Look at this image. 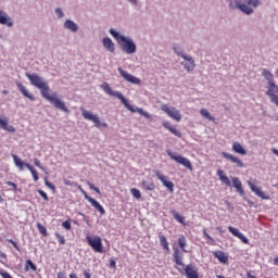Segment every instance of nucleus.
Segmentation results:
<instances>
[{
    "mask_svg": "<svg viewBox=\"0 0 278 278\" xmlns=\"http://www.w3.org/2000/svg\"><path fill=\"white\" fill-rule=\"evenodd\" d=\"M25 77H27L31 86L40 90L41 97L47 101H50L56 110L65 112L66 114L71 113V110L66 108V103L59 99L58 93L54 92L52 94H49L51 88L49 87V83L45 80V78L40 77V75L36 73L30 74L29 72L25 73Z\"/></svg>",
    "mask_w": 278,
    "mask_h": 278,
    "instance_id": "f257e3e1",
    "label": "nucleus"
},
{
    "mask_svg": "<svg viewBox=\"0 0 278 278\" xmlns=\"http://www.w3.org/2000/svg\"><path fill=\"white\" fill-rule=\"evenodd\" d=\"M101 88L103 89L105 94H110V97H114L115 99H119L121 103H123L124 108H126V110H128L132 114H136V112H137L138 114H140L144 118H148V119L151 118V114L149 112L143 111L142 109H140L138 106L135 108L134 105H131L129 103V100L121 91H113L112 87H110V84L103 83L101 85Z\"/></svg>",
    "mask_w": 278,
    "mask_h": 278,
    "instance_id": "f03ea898",
    "label": "nucleus"
},
{
    "mask_svg": "<svg viewBox=\"0 0 278 278\" xmlns=\"http://www.w3.org/2000/svg\"><path fill=\"white\" fill-rule=\"evenodd\" d=\"M109 34H111L116 39L117 45H119L122 51L127 53V55H134V53L138 51L136 41H134L131 37L125 36L114 28H110Z\"/></svg>",
    "mask_w": 278,
    "mask_h": 278,
    "instance_id": "7ed1b4c3",
    "label": "nucleus"
},
{
    "mask_svg": "<svg viewBox=\"0 0 278 278\" xmlns=\"http://www.w3.org/2000/svg\"><path fill=\"white\" fill-rule=\"evenodd\" d=\"M86 242L94 253H103V239L100 236H90V233H87Z\"/></svg>",
    "mask_w": 278,
    "mask_h": 278,
    "instance_id": "20e7f679",
    "label": "nucleus"
},
{
    "mask_svg": "<svg viewBox=\"0 0 278 278\" xmlns=\"http://www.w3.org/2000/svg\"><path fill=\"white\" fill-rule=\"evenodd\" d=\"M228 8L230 10H239L242 12V14H245L247 16H251L253 14V8L247 5V3H242V0H230Z\"/></svg>",
    "mask_w": 278,
    "mask_h": 278,
    "instance_id": "39448f33",
    "label": "nucleus"
},
{
    "mask_svg": "<svg viewBox=\"0 0 278 278\" xmlns=\"http://www.w3.org/2000/svg\"><path fill=\"white\" fill-rule=\"evenodd\" d=\"M232 181V188L236 189L237 194H240L243 199V201H247L248 205L250 207H253L255 203L252 200H249L247 198V192L244 191V188L242 187V181H240V178L238 177H231Z\"/></svg>",
    "mask_w": 278,
    "mask_h": 278,
    "instance_id": "423d86ee",
    "label": "nucleus"
},
{
    "mask_svg": "<svg viewBox=\"0 0 278 278\" xmlns=\"http://www.w3.org/2000/svg\"><path fill=\"white\" fill-rule=\"evenodd\" d=\"M166 153H167L168 157H170V160H174V162H177V164H180L185 168H188V170L193 169L192 162H190V160H188L186 156L176 155V153L173 152V150H170V149L166 150Z\"/></svg>",
    "mask_w": 278,
    "mask_h": 278,
    "instance_id": "0eeeda50",
    "label": "nucleus"
},
{
    "mask_svg": "<svg viewBox=\"0 0 278 278\" xmlns=\"http://www.w3.org/2000/svg\"><path fill=\"white\" fill-rule=\"evenodd\" d=\"M81 115L85 121H91V123H94V127H97L98 129L101 127L108 128V123H101V119H99V115H96L92 112L86 110L81 111Z\"/></svg>",
    "mask_w": 278,
    "mask_h": 278,
    "instance_id": "6e6552de",
    "label": "nucleus"
},
{
    "mask_svg": "<svg viewBox=\"0 0 278 278\" xmlns=\"http://www.w3.org/2000/svg\"><path fill=\"white\" fill-rule=\"evenodd\" d=\"M153 173L157 177V179H160L163 186L167 188L168 192H175V184L168 180L167 176H164V174L160 173V170L157 169H154Z\"/></svg>",
    "mask_w": 278,
    "mask_h": 278,
    "instance_id": "1a4fd4ad",
    "label": "nucleus"
},
{
    "mask_svg": "<svg viewBox=\"0 0 278 278\" xmlns=\"http://www.w3.org/2000/svg\"><path fill=\"white\" fill-rule=\"evenodd\" d=\"M121 77L125 79V81H128V84H134L135 86H140L142 84V80L140 78L127 73V71L123 70V67L117 68Z\"/></svg>",
    "mask_w": 278,
    "mask_h": 278,
    "instance_id": "9d476101",
    "label": "nucleus"
},
{
    "mask_svg": "<svg viewBox=\"0 0 278 278\" xmlns=\"http://www.w3.org/2000/svg\"><path fill=\"white\" fill-rule=\"evenodd\" d=\"M177 270L180 271L181 275L185 273L187 278H199V269L192 264L187 265L184 269L177 267Z\"/></svg>",
    "mask_w": 278,
    "mask_h": 278,
    "instance_id": "9b49d317",
    "label": "nucleus"
},
{
    "mask_svg": "<svg viewBox=\"0 0 278 278\" xmlns=\"http://www.w3.org/2000/svg\"><path fill=\"white\" fill-rule=\"evenodd\" d=\"M161 110L165 112L170 118L179 123L181 121V113H179V110H176L175 108H170L167 104H164L161 106Z\"/></svg>",
    "mask_w": 278,
    "mask_h": 278,
    "instance_id": "f8f14e48",
    "label": "nucleus"
},
{
    "mask_svg": "<svg viewBox=\"0 0 278 278\" xmlns=\"http://www.w3.org/2000/svg\"><path fill=\"white\" fill-rule=\"evenodd\" d=\"M250 190L256 194V197H260V199H263L264 201H268L270 199V195H267L262 191V187H257L256 185L253 184V181L248 180L247 181Z\"/></svg>",
    "mask_w": 278,
    "mask_h": 278,
    "instance_id": "ddd939ff",
    "label": "nucleus"
},
{
    "mask_svg": "<svg viewBox=\"0 0 278 278\" xmlns=\"http://www.w3.org/2000/svg\"><path fill=\"white\" fill-rule=\"evenodd\" d=\"M250 190L256 194V197H260V199H263L264 201H268L270 199V195H267L262 191V187H257L256 185L253 184V181L248 180L247 181Z\"/></svg>",
    "mask_w": 278,
    "mask_h": 278,
    "instance_id": "4468645a",
    "label": "nucleus"
},
{
    "mask_svg": "<svg viewBox=\"0 0 278 278\" xmlns=\"http://www.w3.org/2000/svg\"><path fill=\"white\" fill-rule=\"evenodd\" d=\"M220 155L231 164H235L237 168H244V163L238 156L229 154V152H222Z\"/></svg>",
    "mask_w": 278,
    "mask_h": 278,
    "instance_id": "2eb2a0df",
    "label": "nucleus"
},
{
    "mask_svg": "<svg viewBox=\"0 0 278 278\" xmlns=\"http://www.w3.org/2000/svg\"><path fill=\"white\" fill-rule=\"evenodd\" d=\"M0 25H5L7 27H14V22L12 17L5 11L0 10Z\"/></svg>",
    "mask_w": 278,
    "mask_h": 278,
    "instance_id": "dca6fc26",
    "label": "nucleus"
},
{
    "mask_svg": "<svg viewBox=\"0 0 278 278\" xmlns=\"http://www.w3.org/2000/svg\"><path fill=\"white\" fill-rule=\"evenodd\" d=\"M173 257H174V262L177 266H186L184 264V253L181 252V250H179V248H174V254H173Z\"/></svg>",
    "mask_w": 278,
    "mask_h": 278,
    "instance_id": "f3484780",
    "label": "nucleus"
},
{
    "mask_svg": "<svg viewBox=\"0 0 278 278\" xmlns=\"http://www.w3.org/2000/svg\"><path fill=\"white\" fill-rule=\"evenodd\" d=\"M184 60H186V62H181V65L185 67V70L188 73H192V71H194V67L197 66V64L194 63V59L189 55V56H184Z\"/></svg>",
    "mask_w": 278,
    "mask_h": 278,
    "instance_id": "a211bd4d",
    "label": "nucleus"
},
{
    "mask_svg": "<svg viewBox=\"0 0 278 278\" xmlns=\"http://www.w3.org/2000/svg\"><path fill=\"white\" fill-rule=\"evenodd\" d=\"M213 256L215 260H218L219 264H227L229 262V255L220 250L213 252Z\"/></svg>",
    "mask_w": 278,
    "mask_h": 278,
    "instance_id": "6ab92c4d",
    "label": "nucleus"
},
{
    "mask_svg": "<svg viewBox=\"0 0 278 278\" xmlns=\"http://www.w3.org/2000/svg\"><path fill=\"white\" fill-rule=\"evenodd\" d=\"M102 45L104 49H106V51H109L110 53H114V51H116V46L114 45V41H112L110 37H104L102 39Z\"/></svg>",
    "mask_w": 278,
    "mask_h": 278,
    "instance_id": "aec40b11",
    "label": "nucleus"
},
{
    "mask_svg": "<svg viewBox=\"0 0 278 278\" xmlns=\"http://www.w3.org/2000/svg\"><path fill=\"white\" fill-rule=\"evenodd\" d=\"M162 126L164 127V129H167L174 136H177V138H181V131H179L177 128H175V126H173V124H170V122L165 121L162 123Z\"/></svg>",
    "mask_w": 278,
    "mask_h": 278,
    "instance_id": "412c9836",
    "label": "nucleus"
},
{
    "mask_svg": "<svg viewBox=\"0 0 278 278\" xmlns=\"http://www.w3.org/2000/svg\"><path fill=\"white\" fill-rule=\"evenodd\" d=\"M16 86H17V90H20V92H22L23 97H25L26 99H29V101H36V97H34V94L29 93V91L27 90V88L24 87L23 84L16 83Z\"/></svg>",
    "mask_w": 278,
    "mask_h": 278,
    "instance_id": "4be33fe9",
    "label": "nucleus"
},
{
    "mask_svg": "<svg viewBox=\"0 0 278 278\" xmlns=\"http://www.w3.org/2000/svg\"><path fill=\"white\" fill-rule=\"evenodd\" d=\"M217 176L219 177V180L222 181V184H225V186H227L228 188H231V180L229 179L227 174H225V170L217 169Z\"/></svg>",
    "mask_w": 278,
    "mask_h": 278,
    "instance_id": "5701e85b",
    "label": "nucleus"
},
{
    "mask_svg": "<svg viewBox=\"0 0 278 278\" xmlns=\"http://www.w3.org/2000/svg\"><path fill=\"white\" fill-rule=\"evenodd\" d=\"M64 29H68L70 31H73L75 34L76 31H79V25L73 22V20H66L64 22Z\"/></svg>",
    "mask_w": 278,
    "mask_h": 278,
    "instance_id": "b1692460",
    "label": "nucleus"
},
{
    "mask_svg": "<svg viewBox=\"0 0 278 278\" xmlns=\"http://www.w3.org/2000/svg\"><path fill=\"white\" fill-rule=\"evenodd\" d=\"M89 203L99 212V214H101V216H104L105 208L103 205H101V203H99V201H97L94 198H89Z\"/></svg>",
    "mask_w": 278,
    "mask_h": 278,
    "instance_id": "393cba45",
    "label": "nucleus"
},
{
    "mask_svg": "<svg viewBox=\"0 0 278 278\" xmlns=\"http://www.w3.org/2000/svg\"><path fill=\"white\" fill-rule=\"evenodd\" d=\"M267 97L278 94V86L275 81L267 83V91L265 92Z\"/></svg>",
    "mask_w": 278,
    "mask_h": 278,
    "instance_id": "a878e982",
    "label": "nucleus"
},
{
    "mask_svg": "<svg viewBox=\"0 0 278 278\" xmlns=\"http://www.w3.org/2000/svg\"><path fill=\"white\" fill-rule=\"evenodd\" d=\"M232 151L235 153H238L239 155H247V149L240 142H233L232 143Z\"/></svg>",
    "mask_w": 278,
    "mask_h": 278,
    "instance_id": "bb28decb",
    "label": "nucleus"
},
{
    "mask_svg": "<svg viewBox=\"0 0 278 278\" xmlns=\"http://www.w3.org/2000/svg\"><path fill=\"white\" fill-rule=\"evenodd\" d=\"M159 240L161 247L167 251V253H170V248L168 247V240L166 239V236L162 235V232L159 233Z\"/></svg>",
    "mask_w": 278,
    "mask_h": 278,
    "instance_id": "cd10ccee",
    "label": "nucleus"
},
{
    "mask_svg": "<svg viewBox=\"0 0 278 278\" xmlns=\"http://www.w3.org/2000/svg\"><path fill=\"white\" fill-rule=\"evenodd\" d=\"M173 51L174 53H176V55H178L179 58H186L189 56L188 54L184 53V49H181V47L179 46V43H173Z\"/></svg>",
    "mask_w": 278,
    "mask_h": 278,
    "instance_id": "c85d7f7f",
    "label": "nucleus"
},
{
    "mask_svg": "<svg viewBox=\"0 0 278 278\" xmlns=\"http://www.w3.org/2000/svg\"><path fill=\"white\" fill-rule=\"evenodd\" d=\"M170 215L173 216V218H175V220L180 223V225H184L186 223V217L180 215L179 212H177L176 210L170 211Z\"/></svg>",
    "mask_w": 278,
    "mask_h": 278,
    "instance_id": "c756f323",
    "label": "nucleus"
},
{
    "mask_svg": "<svg viewBox=\"0 0 278 278\" xmlns=\"http://www.w3.org/2000/svg\"><path fill=\"white\" fill-rule=\"evenodd\" d=\"M12 157H13L15 166H17V168H20V170H23V168H25V164H27V163H25L23 160H21V157H18V155H16V154H13Z\"/></svg>",
    "mask_w": 278,
    "mask_h": 278,
    "instance_id": "7c9ffc66",
    "label": "nucleus"
},
{
    "mask_svg": "<svg viewBox=\"0 0 278 278\" xmlns=\"http://www.w3.org/2000/svg\"><path fill=\"white\" fill-rule=\"evenodd\" d=\"M141 185L144 190H149L150 192H153V190H155V184H153L152 180H142Z\"/></svg>",
    "mask_w": 278,
    "mask_h": 278,
    "instance_id": "2f4dec72",
    "label": "nucleus"
},
{
    "mask_svg": "<svg viewBox=\"0 0 278 278\" xmlns=\"http://www.w3.org/2000/svg\"><path fill=\"white\" fill-rule=\"evenodd\" d=\"M24 270L27 273L28 270H31L33 273H36L38 270V267L35 265L34 261L27 260Z\"/></svg>",
    "mask_w": 278,
    "mask_h": 278,
    "instance_id": "473e14b6",
    "label": "nucleus"
},
{
    "mask_svg": "<svg viewBox=\"0 0 278 278\" xmlns=\"http://www.w3.org/2000/svg\"><path fill=\"white\" fill-rule=\"evenodd\" d=\"M262 76L264 77V79H266V81H268V84H270V81H275L273 77V73H270V71L266 68L263 70Z\"/></svg>",
    "mask_w": 278,
    "mask_h": 278,
    "instance_id": "72a5a7b5",
    "label": "nucleus"
},
{
    "mask_svg": "<svg viewBox=\"0 0 278 278\" xmlns=\"http://www.w3.org/2000/svg\"><path fill=\"white\" fill-rule=\"evenodd\" d=\"M178 244L181 251H184V253H188V250H186L187 241L185 236H180L178 238Z\"/></svg>",
    "mask_w": 278,
    "mask_h": 278,
    "instance_id": "f704fd0d",
    "label": "nucleus"
},
{
    "mask_svg": "<svg viewBox=\"0 0 278 278\" xmlns=\"http://www.w3.org/2000/svg\"><path fill=\"white\" fill-rule=\"evenodd\" d=\"M261 3H262V0H247L245 5H248V8L257 9V8H260Z\"/></svg>",
    "mask_w": 278,
    "mask_h": 278,
    "instance_id": "c9c22d12",
    "label": "nucleus"
},
{
    "mask_svg": "<svg viewBox=\"0 0 278 278\" xmlns=\"http://www.w3.org/2000/svg\"><path fill=\"white\" fill-rule=\"evenodd\" d=\"M200 114L201 116H203V118H206L207 121H214V117H212V114L210 113V111L205 109H201Z\"/></svg>",
    "mask_w": 278,
    "mask_h": 278,
    "instance_id": "e433bc0d",
    "label": "nucleus"
},
{
    "mask_svg": "<svg viewBox=\"0 0 278 278\" xmlns=\"http://www.w3.org/2000/svg\"><path fill=\"white\" fill-rule=\"evenodd\" d=\"M37 229H38L39 233H41V236H43L45 238H47V236H49V233L47 232V227H45L42 224L38 223Z\"/></svg>",
    "mask_w": 278,
    "mask_h": 278,
    "instance_id": "4c0bfd02",
    "label": "nucleus"
},
{
    "mask_svg": "<svg viewBox=\"0 0 278 278\" xmlns=\"http://www.w3.org/2000/svg\"><path fill=\"white\" fill-rule=\"evenodd\" d=\"M130 194H132L134 199H142V193L140 192V190L136 189V188H131L130 189Z\"/></svg>",
    "mask_w": 278,
    "mask_h": 278,
    "instance_id": "58836bf2",
    "label": "nucleus"
},
{
    "mask_svg": "<svg viewBox=\"0 0 278 278\" xmlns=\"http://www.w3.org/2000/svg\"><path fill=\"white\" fill-rule=\"evenodd\" d=\"M228 231L232 233V236H235L236 238H238L242 233L238 228H235L232 226L228 227Z\"/></svg>",
    "mask_w": 278,
    "mask_h": 278,
    "instance_id": "ea45409f",
    "label": "nucleus"
},
{
    "mask_svg": "<svg viewBox=\"0 0 278 278\" xmlns=\"http://www.w3.org/2000/svg\"><path fill=\"white\" fill-rule=\"evenodd\" d=\"M45 186H47V188L51 189L53 194H55V185H53L51 181H49V179H47V177L45 178Z\"/></svg>",
    "mask_w": 278,
    "mask_h": 278,
    "instance_id": "a19ab883",
    "label": "nucleus"
},
{
    "mask_svg": "<svg viewBox=\"0 0 278 278\" xmlns=\"http://www.w3.org/2000/svg\"><path fill=\"white\" fill-rule=\"evenodd\" d=\"M54 236L59 240V244H66V239L64 236L60 235L59 232H55Z\"/></svg>",
    "mask_w": 278,
    "mask_h": 278,
    "instance_id": "79ce46f5",
    "label": "nucleus"
},
{
    "mask_svg": "<svg viewBox=\"0 0 278 278\" xmlns=\"http://www.w3.org/2000/svg\"><path fill=\"white\" fill-rule=\"evenodd\" d=\"M37 192H38L39 197H41V199H43V201H49V195L42 189H38Z\"/></svg>",
    "mask_w": 278,
    "mask_h": 278,
    "instance_id": "37998d69",
    "label": "nucleus"
},
{
    "mask_svg": "<svg viewBox=\"0 0 278 278\" xmlns=\"http://www.w3.org/2000/svg\"><path fill=\"white\" fill-rule=\"evenodd\" d=\"M34 164H35V166H37L38 168H40L41 170H43V173H47V167H45V166H42V165L40 164V160L34 159Z\"/></svg>",
    "mask_w": 278,
    "mask_h": 278,
    "instance_id": "c03bdc74",
    "label": "nucleus"
},
{
    "mask_svg": "<svg viewBox=\"0 0 278 278\" xmlns=\"http://www.w3.org/2000/svg\"><path fill=\"white\" fill-rule=\"evenodd\" d=\"M88 186L90 190H93L94 192H97V194H101V189H99V187H96L94 184L88 182Z\"/></svg>",
    "mask_w": 278,
    "mask_h": 278,
    "instance_id": "a18cd8bd",
    "label": "nucleus"
},
{
    "mask_svg": "<svg viewBox=\"0 0 278 278\" xmlns=\"http://www.w3.org/2000/svg\"><path fill=\"white\" fill-rule=\"evenodd\" d=\"M4 131H9V134H15L16 128L12 125L7 124V127L4 128Z\"/></svg>",
    "mask_w": 278,
    "mask_h": 278,
    "instance_id": "49530a36",
    "label": "nucleus"
},
{
    "mask_svg": "<svg viewBox=\"0 0 278 278\" xmlns=\"http://www.w3.org/2000/svg\"><path fill=\"white\" fill-rule=\"evenodd\" d=\"M78 188L80 189L81 194H84L86 201L90 202V199H92V197L88 195V192H86V190H84V188H81V186H78Z\"/></svg>",
    "mask_w": 278,
    "mask_h": 278,
    "instance_id": "de8ad7c7",
    "label": "nucleus"
},
{
    "mask_svg": "<svg viewBox=\"0 0 278 278\" xmlns=\"http://www.w3.org/2000/svg\"><path fill=\"white\" fill-rule=\"evenodd\" d=\"M269 99H270L271 103H274V105H276L278 108V93H276L274 96H269Z\"/></svg>",
    "mask_w": 278,
    "mask_h": 278,
    "instance_id": "09e8293b",
    "label": "nucleus"
},
{
    "mask_svg": "<svg viewBox=\"0 0 278 278\" xmlns=\"http://www.w3.org/2000/svg\"><path fill=\"white\" fill-rule=\"evenodd\" d=\"M54 13L56 14L58 18H64V12L62 11V9L56 8L54 10Z\"/></svg>",
    "mask_w": 278,
    "mask_h": 278,
    "instance_id": "8fccbe9b",
    "label": "nucleus"
},
{
    "mask_svg": "<svg viewBox=\"0 0 278 278\" xmlns=\"http://www.w3.org/2000/svg\"><path fill=\"white\" fill-rule=\"evenodd\" d=\"M238 238H239V240H241V242L243 244H249V238H247V236H244L242 232L240 233V236Z\"/></svg>",
    "mask_w": 278,
    "mask_h": 278,
    "instance_id": "3c124183",
    "label": "nucleus"
},
{
    "mask_svg": "<svg viewBox=\"0 0 278 278\" xmlns=\"http://www.w3.org/2000/svg\"><path fill=\"white\" fill-rule=\"evenodd\" d=\"M62 227L66 229V231H70L72 228L70 219L62 223Z\"/></svg>",
    "mask_w": 278,
    "mask_h": 278,
    "instance_id": "603ef678",
    "label": "nucleus"
},
{
    "mask_svg": "<svg viewBox=\"0 0 278 278\" xmlns=\"http://www.w3.org/2000/svg\"><path fill=\"white\" fill-rule=\"evenodd\" d=\"M0 275L2 278H13L10 273L5 271L4 269H0Z\"/></svg>",
    "mask_w": 278,
    "mask_h": 278,
    "instance_id": "864d4df0",
    "label": "nucleus"
},
{
    "mask_svg": "<svg viewBox=\"0 0 278 278\" xmlns=\"http://www.w3.org/2000/svg\"><path fill=\"white\" fill-rule=\"evenodd\" d=\"M8 127V119H3L0 117V128L5 129Z\"/></svg>",
    "mask_w": 278,
    "mask_h": 278,
    "instance_id": "5fc2aeb1",
    "label": "nucleus"
},
{
    "mask_svg": "<svg viewBox=\"0 0 278 278\" xmlns=\"http://www.w3.org/2000/svg\"><path fill=\"white\" fill-rule=\"evenodd\" d=\"M8 242H10V244H12L14 249H16V251H21V248L18 247V243H16V241L9 239Z\"/></svg>",
    "mask_w": 278,
    "mask_h": 278,
    "instance_id": "6e6d98bb",
    "label": "nucleus"
},
{
    "mask_svg": "<svg viewBox=\"0 0 278 278\" xmlns=\"http://www.w3.org/2000/svg\"><path fill=\"white\" fill-rule=\"evenodd\" d=\"M203 236L204 238H206V240H211V242H214V238H212V236H210V233H207V230H203Z\"/></svg>",
    "mask_w": 278,
    "mask_h": 278,
    "instance_id": "4d7b16f0",
    "label": "nucleus"
},
{
    "mask_svg": "<svg viewBox=\"0 0 278 278\" xmlns=\"http://www.w3.org/2000/svg\"><path fill=\"white\" fill-rule=\"evenodd\" d=\"M110 268H114V270H116V260L111 258L110 263H109Z\"/></svg>",
    "mask_w": 278,
    "mask_h": 278,
    "instance_id": "13d9d810",
    "label": "nucleus"
},
{
    "mask_svg": "<svg viewBox=\"0 0 278 278\" xmlns=\"http://www.w3.org/2000/svg\"><path fill=\"white\" fill-rule=\"evenodd\" d=\"M31 175H33V179H34V181H38V179H40V176H38V170H34V172H31Z\"/></svg>",
    "mask_w": 278,
    "mask_h": 278,
    "instance_id": "bf43d9fd",
    "label": "nucleus"
},
{
    "mask_svg": "<svg viewBox=\"0 0 278 278\" xmlns=\"http://www.w3.org/2000/svg\"><path fill=\"white\" fill-rule=\"evenodd\" d=\"M7 186H11V188H13V190H18V186L13 181H7Z\"/></svg>",
    "mask_w": 278,
    "mask_h": 278,
    "instance_id": "052dcab7",
    "label": "nucleus"
},
{
    "mask_svg": "<svg viewBox=\"0 0 278 278\" xmlns=\"http://www.w3.org/2000/svg\"><path fill=\"white\" fill-rule=\"evenodd\" d=\"M25 166L27 167V169L30 172V173H34L36 170V168H34V165L29 164V163H26Z\"/></svg>",
    "mask_w": 278,
    "mask_h": 278,
    "instance_id": "680f3d73",
    "label": "nucleus"
},
{
    "mask_svg": "<svg viewBox=\"0 0 278 278\" xmlns=\"http://www.w3.org/2000/svg\"><path fill=\"white\" fill-rule=\"evenodd\" d=\"M226 205H227L228 210H230V212L232 213L235 210L233 204L229 201H226Z\"/></svg>",
    "mask_w": 278,
    "mask_h": 278,
    "instance_id": "e2e57ef3",
    "label": "nucleus"
},
{
    "mask_svg": "<svg viewBox=\"0 0 278 278\" xmlns=\"http://www.w3.org/2000/svg\"><path fill=\"white\" fill-rule=\"evenodd\" d=\"M63 184H64L65 186H75V182H73V181H71V180H68V179H64V180H63Z\"/></svg>",
    "mask_w": 278,
    "mask_h": 278,
    "instance_id": "0e129e2a",
    "label": "nucleus"
},
{
    "mask_svg": "<svg viewBox=\"0 0 278 278\" xmlns=\"http://www.w3.org/2000/svg\"><path fill=\"white\" fill-rule=\"evenodd\" d=\"M129 4L134 5L135 8L138 5V0H127Z\"/></svg>",
    "mask_w": 278,
    "mask_h": 278,
    "instance_id": "69168bd1",
    "label": "nucleus"
},
{
    "mask_svg": "<svg viewBox=\"0 0 278 278\" xmlns=\"http://www.w3.org/2000/svg\"><path fill=\"white\" fill-rule=\"evenodd\" d=\"M85 278H92V275L88 270H84Z\"/></svg>",
    "mask_w": 278,
    "mask_h": 278,
    "instance_id": "338daca9",
    "label": "nucleus"
},
{
    "mask_svg": "<svg viewBox=\"0 0 278 278\" xmlns=\"http://www.w3.org/2000/svg\"><path fill=\"white\" fill-rule=\"evenodd\" d=\"M247 278H257L256 276L252 275L251 271L247 273Z\"/></svg>",
    "mask_w": 278,
    "mask_h": 278,
    "instance_id": "774afa93",
    "label": "nucleus"
}]
</instances>
